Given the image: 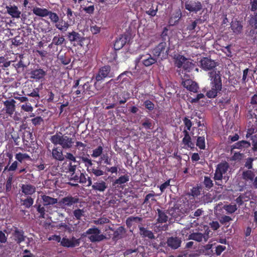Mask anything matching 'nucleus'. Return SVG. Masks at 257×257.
<instances>
[{
	"label": "nucleus",
	"instance_id": "nucleus-1",
	"mask_svg": "<svg viewBox=\"0 0 257 257\" xmlns=\"http://www.w3.org/2000/svg\"><path fill=\"white\" fill-rule=\"evenodd\" d=\"M210 80L211 89L207 91L206 96L210 98H215L222 87L220 72L213 70L208 73Z\"/></svg>",
	"mask_w": 257,
	"mask_h": 257
},
{
	"label": "nucleus",
	"instance_id": "nucleus-2",
	"mask_svg": "<svg viewBox=\"0 0 257 257\" xmlns=\"http://www.w3.org/2000/svg\"><path fill=\"white\" fill-rule=\"evenodd\" d=\"M50 140L54 145H59L62 149L65 150L72 148L74 143L72 138L66 134H63L61 132H57L51 136Z\"/></svg>",
	"mask_w": 257,
	"mask_h": 257
},
{
	"label": "nucleus",
	"instance_id": "nucleus-3",
	"mask_svg": "<svg viewBox=\"0 0 257 257\" xmlns=\"http://www.w3.org/2000/svg\"><path fill=\"white\" fill-rule=\"evenodd\" d=\"M174 59L175 66L178 68L182 67L185 72H191L195 66V64L180 54L175 55Z\"/></svg>",
	"mask_w": 257,
	"mask_h": 257
},
{
	"label": "nucleus",
	"instance_id": "nucleus-4",
	"mask_svg": "<svg viewBox=\"0 0 257 257\" xmlns=\"http://www.w3.org/2000/svg\"><path fill=\"white\" fill-rule=\"evenodd\" d=\"M114 76L111 71V67L109 65H105L100 67L95 76L94 86L96 87L97 82H102L105 78H110Z\"/></svg>",
	"mask_w": 257,
	"mask_h": 257
},
{
	"label": "nucleus",
	"instance_id": "nucleus-5",
	"mask_svg": "<svg viewBox=\"0 0 257 257\" xmlns=\"http://www.w3.org/2000/svg\"><path fill=\"white\" fill-rule=\"evenodd\" d=\"M169 47L167 46L166 42H160L152 50L153 56L161 59H165L168 56Z\"/></svg>",
	"mask_w": 257,
	"mask_h": 257
},
{
	"label": "nucleus",
	"instance_id": "nucleus-6",
	"mask_svg": "<svg viewBox=\"0 0 257 257\" xmlns=\"http://www.w3.org/2000/svg\"><path fill=\"white\" fill-rule=\"evenodd\" d=\"M65 11L67 20V21H63V26H58L60 28H61V30H63L64 32L67 31L70 26L74 24L76 17L77 16V13H74L70 8H65Z\"/></svg>",
	"mask_w": 257,
	"mask_h": 257
},
{
	"label": "nucleus",
	"instance_id": "nucleus-7",
	"mask_svg": "<svg viewBox=\"0 0 257 257\" xmlns=\"http://www.w3.org/2000/svg\"><path fill=\"white\" fill-rule=\"evenodd\" d=\"M100 230L96 227L90 228L86 231V234L91 235L88 236V239L92 242H100L106 239L105 235L100 234Z\"/></svg>",
	"mask_w": 257,
	"mask_h": 257
},
{
	"label": "nucleus",
	"instance_id": "nucleus-8",
	"mask_svg": "<svg viewBox=\"0 0 257 257\" xmlns=\"http://www.w3.org/2000/svg\"><path fill=\"white\" fill-rule=\"evenodd\" d=\"M229 168V164L226 162H222L219 163L216 168L214 180L215 181H221L223 178V175L225 174Z\"/></svg>",
	"mask_w": 257,
	"mask_h": 257
},
{
	"label": "nucleus",
	"instance_id": "nucleus-9",
	"mask_svg": "<svg viewBox=\"0 0 257 257\" xmlns=\"http://www.w3.org/2000/svg\"><path fill=\"white\" fill-rule=\"evenodd\" d=\"M203 6L202 3L199 1L186 2L185 3V9L190 13L197 14L203 10Z\"/></svg>",
	"mask_w": 257,
	"mask_h": 257
},
{
	"label": "nucleus",
	"instance_id": "nucleus-10",
	"mask_svg": "<svg viewBox=\"0 0 257 257\" xmlns=\"http://www.w3.org/2000/svg\"><path fill=\"white\" fill-rule=\"evenodd\" d=\"M157 59L153 57L150 54L140 55L138 57L136 61L138 63L142 61V63L146 67H149L157 62Z\"/></svg>",
	"mask_w": 257,
	"mask_h": 257
},
{
	"label": "nucleus",
	"instance_id": "nucleus-11",
	"mask_svg": "<svg viewBox=\"0 0 257 257\" xmlns=\"http://www.w3.org/2000/svg\"><path fill=\"white\" fill-rule=\"evenodd\" d=\"M67 37L68 40L71 42H74L78 45L82 46V43L85 38L81 35L79 33L72 31L70 32H68Z\"/></svg>",
	"mask_w": 257,
	"mask_h": 257
},
{
	"label": "nucleus",
	"instance_id": "nucleus-12",
	"mask_svg": "<svg viewBox=\"0 0 257 257\" xmlns=\"http://www.w3.org/2000/svg\"><path fill=\"white\" fill-rule=\"evenodd\" d=\"M47 16H49V18L51 22L55 24V27L61 32H64L63 30H61L58 26L61 27L63 25V20L59 19V17L57 14L51 11H48Z\"/></svg>",
	"mask_w": 257,
	"mask_h": 257
},
{
	"label": "nucleus",
	"instance_id": "nucleus-13",
	"mask_svg": "<svg viewBox=\"0 0 257 257\" xmlns=\"http://www.w3.org/2000/svg\"><path fill=\"white\" fill-rule=\"evenodd\" d=\"M79 202V198L77 196L73 197L68 195L62 198L59 202V204L62 207H71Z\"/></svg>",
	"mask_w": 257,
	"mask_h": 257
},
{
	"label": "nucleus",
	"instance_id": "nucleus-14",
	"mask_svg": "<svg viewBox=\"0 0 257 257\" xmlns=\"http://www.w3.org/2000/svg\"><path fill=\"white\" fill-rule=\"evenodd\" d=\"M190 207L188 201H178L174 205V209L182 214L188 213L190 211Z\"/></svg>",
	"mask_w": 257,
	"mask_h": 257
},
{
	"label": "nucleus",
	"instance_id": "nucleus-15",
	"mask_svg": "<svg viewBox=\"0 0 257 257\" xmlns=\"http://www.w3.org/2000/svg\"><path fill=\"white\" fill-rule=\"evenodd\" d=\"M201 67L204 70H210L215 68L216 65V62L207 57H203L200 61Z\"/></svg>",
	"mask_w": 257,
	"mask_h": 257
},
{
	"label": "nucleus",
	"instance_id": "nucleus-16",
	"mask_svg": "<svg viewBox=\"0 0 257 257\" xmlns=\"http://www.w3.org/2000/svg\"><path fill=\"white\" fill-rule=\"evenodd\" d=\"M80 239L72 237L70 239L66 237H63L61 241V245L66 247H74L79 246Z\"/></svg>",
	"mask_w": 257,
	"mask_h": 257
},
{
	"label": "nucleus",
	"instance_id": "nucleus-17",
	"mask_svg": "<svg viewBox=\"0 0 257 257\" xmlns=\"http://www.w3.org/2000/svg\"><path fill=\"white\" fill-rule=\"evenodd\" d=\"M80 79L75 80L71 89V93L76 97H80L85 92V85H80Z\"/></svg>",
	"mask_w": 257,
	"mask_h": 257
},
{
	"label": "nucleus",
	"instance_id": "nucleus-18",
	"mask_svg": "<svg viewBox=\"0 0 257 257\" xmlns=\"http://www.w3.org/2000/svg\"><path fill=\"white\" fill-rule=\"evenodd\" d=\"M189 239L195 240L198 242L204 241L206 242L209 238L208 232H205L204 233L200 232H193L189 234L188 236Z\"/></svg>",
	"mask_w": 257,
	"mask_h": 257
},
{
	"label": "nucleus",
	"instance_id": "nucleus-19",
	"mask_svg": "<svg viewBox=\"0 0 257 257\" xmlns=\"http://www.w3.org/2000/svg\"><path fill=\"white\" fill-rule=\"evenodd\" d=\"M6 9L7 10V13L11 16L12 18L19 19L21 17V12L19 10L17 6L10 5L7 6Z\"/></svg>",
	"mask_w": 257,
	"mask_h": 257
},
{
	"label": "nucleus",
	"instance_id": "nucleus-20",
	"mask_svg": "<svg viewBox=\"0 0 257 257\" xmlns=\"http://www.w3.org/2000/svg\"><path fill=\"white\" fill-rule=\"evenodd\" d=\"M128 40V36L125 35H120L118 38H116L114 44V49L115 50L121 49L126 43Z\"/></svg>",
	"mask_w": 257,
	"mask_h": 257
},
{
	"label": "nucleus",
	"instance_id": "nucleus-21",
	"mask_svg": "<svg viewBox=\"0 0 257 257\" xmlns=\"http://www.w3.org/2000/svg\"><path fill=\"white\" fill-rule=\"evenodd\" d=\"M198 134L201 136L197 137L196 145L201 150L205 149V136L206 135V130L199 128L198 130Z\"/></svg>",
	"mask_w": 257,
	"mask_h": 257
},
{
	"label": "nucleus",
	"instance_id": "nucleus-22",
	"mask_svg": "<svg viewBox=\"0 0 257 257\" xmlns=\"http://www.w3.org/2000/svg\"><path fill=\"white\" fill-rule=\"evenodd\" d=\"M182 17V14L180 9L177 10L172 13L169 18L168 23L170 26H174L178 24Z\"/></svg>",
	"mask_w": 257,
	"mask_h": 257
},
{
	"label": "nucleus",
	"instance_id": "nucleus-23",
	"mask_svg": "<svg viewBox=\"0 0 257 257\" xmlns=\"http://www.w3.org/2000/svg\"><path fill=\"white\" fill-rule=\"evenodd\" d=\"M182 84L184 87L187 90L193 92H197L199 88L197 83L191 79H187L182 82Z\"/></svg>",
	"mask_w": 257,
	"mask_h": 257
},
{
	"label": "nucleus",
	"instance_id": "nucleus-24",
	"mask_svg": "<svg viewBox=\"0 0 257 257\" xmlns=\"http://www.w3.org/2000/svg\"><path fill=\"white\" fill-rule=\"evenodd\" d=\"M30 74L31 78L38 81L44 78L46 75V71L41 68L36 69L31 71Z\"/></svg>",
	"mask_w": 257,
	"mask_h": 257
},
{
	"label": "nucleus",
	"instance_id": "nucleus-25",
	"mask_svg": "<svg viewBox=\"0 0 257 257\" xmlns=\"http://www.w3.org/2000/svg\"><path fill=\"white\" fill-rule=\"evenodd\" d=\"M15 229L13 233V235L15 241L18 243L20 244L25 241V236H24V232L22 229H19L15 227Z\"/></svg>",
	"mask_w": 257,
	"mask_h": 257
},
{
	"label": "nucleus",
	"instance_id": "nucleus-26",
	"mask_svg": "<svg viewBox=\"0 0 257 257\" xmlns=\"http://www.w3.org/2000/svg\"><path fill=\"white\" fill-rule=\"evenodd\" d=\"M107 188V183L103 180L94 182L92 185V189L96 192H103Z\"/></svg>",
	"mask_w": 257,
	"mask_h": 257
},
{
	"label": "nucleus",
	"instance_id": "nucleus-27",
	"mask_svg": "<svg viewBox=\"0 0 257 257\" xmlns=\"http://www.w3.org/2000/svg\"><path fill=\"white\" fill-rule=\"evenodd\" d=\"M51 155L52 159L56 161H63L64 160L62 148L54 147L52 150Z\"/></svg>",
	"mask_w": 257,
	"mask_h": 257
},
{
	"label": "nucleus",
	"instance_id": "nucleus-28",
	"mask_svg": "<svg viewBox=\"0 0 257 257\" xmlns=\"http://www.w3.org/2000/svg\"><path fill=\"white\" fill-rule=\"evenodd\" d=\"M15 103L16 101L13 99L7 100L4 102L7 113L10 115L13 114L15 110Z\"/></svg>",
	"mask_w": 257,
	"mask_h": 257
},
{
	"label": "nucleus",
	"instance_id": "nucleus-29",
	"mask_svg": "<svg viewBox=\"0 0 257 257\" xmlns=\"http://www.w3.org/2000/svg\"><path fill=\"white\" fill-rule=\"evenodd\" d=\"M168 246L173 249H177L180 246L181 240L177 237H170L167 239Z\"/></svg>",
	"mask_w": 257,
	"mask_h": 257
},
{
	"label": "nucleus",
	"instance_id": "nucleus-30",
	"mask_svg": "<svg viewBox=\"0 0 257 257\" xmlns=\"http://www.w3.org/2000/svg\"><path fill=\"white\" fill-rule=\"evenodd\" d=\"M230 28L234 34L238 35L242 32L243 26L242 25L241 22L235 20L232 22L230 25Z\"/></svg>",
	"mask_w": 257,
	"mask_h": 257
},
{
	"label": "nucleus",
	"instance_id": "nucleus-31",
	"mask_svg": "<svg viewBox=\"0 0 257 257\" xmlns=\"http://www.w3.org/2000/svg\"><path fill=\"white\" fill-rule=\"evenodd\" d=\"M22 192L25 195H32L36 192V187L31 184H22Z\"/></svg>",
	"mask_w": 257,
	"mask_h": 257
},
{
	"label": "nucleus",
	"instance_id": "nucleus-32",
	"mask_svg": "<svg viewBox=\"0 0 257 257\" xmlns=\"http://www.w3.org/2000/svg\"><path fill=\"white\" fill-rule=\"evenodd\" d=\"M156 196H157V195L153 191H152L151 193L147 194L145 196L143 204L148 206L152 205V204L157 201V200L155 199Z\"/></svg>",
	"mask_w": 257,
	"mask_h": 257
},
{
	"label": "nucleus",
	"instance_id": "nucleus-33",
	"mask_svg": "<svg viewBox=\"0 0 257 257\" xmlns=\"http://www.w3.org/2000/svg\"><path fill=\"white\" fill-rule=\"evenodd\" d=\"M125 229L123 226H119L115 230L113 231L112 239L113 240H118L123 237L125 233Z\"/></svg>",
	"mask_w": 257,
	"mask_h": 257
},
{
	"label": "nucleus",
	"instance_id": "nucleus-34",
	"mask_svg": "<svg viewBox=\"0 0 257 257\" xmlns=\"http://www.w3.org/2000/svg\"><path fill=\"white\" fill-rule=\"evenodd\" d=\"M49 10L46 8H41L39 7H34L32 9L33 13L37 16L40 17H46L47 16Z\"/></svg>",
	"mask_w": 257,
	"mask_h": 257
},
{
	"label": "nucleus",
	"instance_id": "nucleus-35",
	"mask_svg": "<svg viewBox=\"0 0 257 257\" xmlns=\"http://www.w3.org/2000/svg\"><path fill=\"white\" fill-rule=\"evenodd\" d=\"M140 234L143 237H148L149 239H152L155 238V236L153 232L148 230L147 228L139 226Z\"/></svg>",
	"mask_w": 257,
	"mask_h": 257
},
{
	"label": "nucleus",
	"instance_id": "nucleus-36",
	"mask_svg": "<svg viewBox=\"0 0 257 257\" xmlns=\"http://www.w3.org/2000/svg\"><path fill=\"white\" fill-rule=\"evenodd\" d=\"M130 93L127 91H123L121 94L119 95H114L113 96V98H115V97H116L117 100L118 102V103L120 104L125 103L127 100L130 98Z\"/></svg>",
	"mask_w": 257,
	"mask_h": 257
},
{
	"label": "nucleus",
	"instance_id": "nucleus-37",
	"mask_svg": "<svg viewBox=\"0 0 257 257\" xmlns=\"http://www.w3.org/2000/svg\"><path fill=\"white\" fill-rule=\"evenodd\" d=\"M65 39L63 36L58 34L54 36L52 39V43L49 45V47H51L52 45L61 46L64 44Z\"/></svg>",
	"mask_w": 257,
	"mask_h": 257
},
{
	"label": "nucleus",
	"instance_id": "nucleus-38",
	"mask_svg": "<svg viewBox=\"0 0 257 257\" xmlns=\"http://www.w3.org/2000/svg\"><path fill=\"white\" fill-rule=\"evenodd\" d=\"M250 144L249 142L247 141H241L237 142V143H235L231 147V149H240L242 150L243 149H246L248 148L249 147H250Z\"/></svg>",
	"mask_w": 257,
	"mask_h": 257
},
{
	"label": "nucleus",
	"instance_id": "nucleus-39",
	"mask_svg": "<svg viewBox=\"0 0 257 257\" xmlns=\"http://www.w3.org/2000/svg\"><path fill=\"white\" fill-rule=\"evenodd\" d=\"M130 180V176L127 174H125L124 175H122L118 177V178L116 179L113 183L112 186H114L115 185L121 186L125 183H127Z\"/></svg>",
	"mask_w": 257,
	"mask_h": 257
},
{
	"label": "nucleus",
	"instance_id": "nucleus-40",
	"mask_svg": "<svg viewBox=\"0 0 257 257\" xmlns=\"http://www.w3.org/2000/svg\"><path fill=\"white\" fill-rule=\"evenodd\" d=\"M42 199L43 200V205L44 206L54 205L57 203L58 202L57 199L52 198L46 195H43L42 196Z\"/></svg>",
	"mask_w": 257,
	"mask_h": 257
},
{
	"label": "nucleus",
	"instance_id": "nucleus-41",
	"mask_svg": "<svg viewBox=\"0 0 257 257\" xmlns=\"http://www.w3.org/2000/svg\"><path fill=\"white\" fill-rule=\"evenodd\" d=\"M22 138L24 143H29L30 141L33 140V132L30 127H28L27 130H25L24 131Z\"/></svg>",
	"mask_w": 257,
	"mask_h": 257
},
{
	"label": "nucleus",
	"instance_id": "nucleus-42",
	"mask_svg": "<svg viewBox=\"0 0 257 257\" xmlns=\"http://www.w3.org/2000/svg\"><path fill=\"white\" fill-rule=\"evenodd\" d=\"M157 211L158 214L157 221L159 223H166L168 221V217L164 211L158 208Z\"/></svg>",
	"mask_w": 257,
	"mask_h": 257
},
{
	"label": "nucleus",
	"instance_id": "nucleus-43",
	"mask_svg": "<svg viewBox=\"0 0 257 257\" xmlns=\"http://www.w3.org/2000/svg\"><path fill=\"white\" fill-rule=\"evenodd\" d=\"M245 35L249 39L251 40L253 42H255L256 39V36L257 35V29L254 27H251L250 29H248L246 32Z\"/></svg>",
	"mask_w": 257,
	"mask_h": 257
},
{
	"label": "nucleus",
	"instance_id": "nucleus-44",
	"mask_svg": "<svg viewBox=\"0 0 257 257\" xmlns=\"http://www.w3.org/2000/svg\"><path fill=\"white\" fill-rule=\"evenodd\" d=\"M9 161L8 165L5 168V170H8L9 171H15L17 170L18 167V161H14L9 167V165L12 160L13 156L11 154L9 155Z\"/></svg>",
	"mask_w": 257,
	"mask_h": 257
},
{
	"label": "nucleus",
	"instance_id": "nucleus-45",
	"mask_svg": "<svg viewBox=\"0 0 257 257\" xmlns=\"http://www.w3.org/2000/svg\"><path fill=\"white\" fill-rule=\"evenodd\" d=\"M182 143L184 146V148H194L195 145L192 142L191 138L190 136L188 137H184V138L182 139Z\"/></svg>",
	"mask_w": 257,
	"mask_h": 257
},
{
	"label": "nucleus",
	"instance_id": "nucleus-46",
	"mask_svg": "<svg viewBox=\"0 0 257 257\" xmlns=\"http://www.w3.org/2000/svg\"><path fill=\"white\" fill-rule=\"evenodd\" d=\"M16 159L20 163H22L23 161L30 160V156L26 153H19L15 155Z\"/></svg>",
	"mask_w": 257,
	"mask_h": 257
},
{
	"label": "nucleus",
	"instance_id": "nucleus-47",
	"mask_svg": "<svg viewBox=\"0 0 257 257\" xmlns=\"http://www.w3.org/2000/svg\"><path fill=\"white\" fill-rule=\"evenodd\" d=\"M79 157L80 160L85 164V166L87 167V171L89 170V169L92 167V163L91 159H88L86 157H84L83 155H79Z\"/></svg>",
	"mask_w": 257,
	"mask_h": 257
},
{
	"label": "nucleus",
	"instance_id": "nucleus-48",
	"mask_svg": "<svg viewBox=\"0 0 257 257\" xmlns=\"http://www.w3.org/2000/svg\"><path fill=\"white\" fill-rule=\"evenodd\" d=\"M212 244H207L204 245L200 249V251L205 255H210L213 252L212 250Z\"/></svg>",
	"mask_w": 257,
	"mask_h": 257
},
{
	"label": "nucleus",
	"instance_id": "nucleus-49",
	"mask_svg": "<svg viewBox=\"0 0 257 257\" xmlns=\"http://www.w3.org/2000/svg\"><path fill=\"white\" fill-rule=\"evenodd\" d=\"M201 189V187L198 186L193 187L187 194L189 196H192L193 197H196L200 194V190Z\"/></svg>",
	"mask_w": 257,
	"mask_h": 257
},
{
	"label": "nucleus",
	"instance_id": "nucleus-50",
	"mask_svg": "<svg viewBox=\"0 0 257 257\" xmlns=\"http://www.w3.org/2000/svg\"><path fill=\"white\" fill-rule=\"evenodd\" d=\"M254 177V173L250 170L243 171L242 173V178L246 180L252 181Z\"/></svg>",
	"mask_w": 257,
	"mask_h": 257
},
{
	"label": "nucleus",
	"instance_id": "nucleus-51",
	"mask_svg": "<svg viewBox=\"0 0 257 257\" xmlns=\"http://www.w3.org/2000/svg\"><path fill=\"white\" fill-rule=\"evenodd\" d=\"M203 183L205 188L208 190L210 189L213 186V181L209 176L204 177Z\"/></svg>",
	"mask_w": 257,
	"mask_h": 257
},
{
	"label": "nucleus",
	"instance_id": "nucleus-52",
	"mask_svg": "<svg viewBox=\"0 0 257 257\" xmlns=\"http://www.w3.org/2000/svg\"><path fill=\"white\" fill-rule=\"evenodd\" d=\"M88 172H89L90 173L94 174L96 177L102 176L104 174L103 171L99 169L98 167L95 168L94 167H92L89 169Z\"/></svg>",
	"mask_w": 257,
	"mask_h": 257
},
{
	"label": "nucleus",
	"instance_id": "nucleus-53",
	"mask_svg": "<svg viewBox=\"0 0 257 257\" xmlns=\"http://www.w3.org/2000/svg\"><path fill=\"white\" fill-rule=\"evenodd\" d=\"M75 147L78 149V150L81 151L82 152L79 154V155H84V152L87 151L86 150V145L82 143L81 142L77 141L76 142Z\"/></svg>",
	"mask_w": 257,
	"mask_h": 257
},
{
	"label": "nucleus",
	"instance_id": "nucleus-54",
	"mask_svg": "<svg viewBox=\"0 0 257 257\" xmlns=\"http://www.w3.org/2000/svg\"><path fill=\"white\" fill-rule=\"evenodd\" d=\"M73 216L77 220H80L82 217L84 216V211L83 209H77L73 212Z\"/></svg>",
	"mask_w": 257,
	"mask_h": 257
},
{
	"label": "nucleus",
	"instance_id": "nucleus-55",
	"mask_svg": "<svg viewBox=\"0 0 257 257\" xmlns=\"http://www.w3.org/2000/svg\"><path fill=\"white\" fill-rule=\"evenodd\" d=\"M248 24L251 27H254L257 29V12L254 13V15L250 16L248 20Z\"/></svg>",
	"mask_w": 257,
	"mask_h": 257
},
{
	"label": "nucleus",
	"instance_id": "nucleus-56",
	"mask_svg": "<svg viewBox=\"0 0 257 257\" xmlns=\"http://www.w3.org/2000/svg\"><path fill=\"white\" fill-rule=\"evenodd\" d=\"M21 201H23L22 205L27 208H29L34 203V199L31 197H28L24 200L21 199Z\"/></svg>",
	"mask_w": 257,
	"mask_h": 257
},
{
	"label": "nucleus",
	"instance_id": "nucleus-57",
	"mask_svg": "<svg viewBox=\"0 0 257 257\" xmlns=\"http://www.w3.org/2000/svg\"><path fill=\"white\" fill-rule=\"evenodd\" d=\"M223 208L227 211V213L232 214L235 212L237 210L236 205H224Z\"/></svg>",
	"mask_w": 257,
	"mask_h": 257
},
{
	"label": "nucleus",
	"instance_id": "nucleus-58",
	"mask_svg": "<svg viewBox=\"0 0 257 257\" xmlns=\"http://www.w3.org/2000/svg\"><path fill=\"white\" fill-rule=\"evenodd\" d=\"M24 39L20 36H16L12 40V45L18 47L20 46L23 43Z\"/></svg>",
	"mask_w": 257,
	"mask_h": 257
},
{
	"label": "nucleus",
	"instance_id": "nucleus-59",
	"mask_svg": "<svg viewBox=\"0 0 257 257\" xmlns=\"http://www.w3.org/2000/svg\"><path fill=\"white\" fill-rule=\"evenodd\" d=\"M102 152L103 148L102 146H99L97 148L93 150L91 156L93 158H97L101 155Z\"/></svg>",
	"mask_w": 257,
	"mask_h": 257
},
{
	"label": "nucleus",
	"instance_id": "nucleus-60",
	"mask_svg": "<svg viewBox=\"0 0 257 257\" xmlns=\"http://www.w3.org/2000/svg\"><path fill=\"white\" fill-rule=\"evenodd\" d=\"M201 20L200 18L196 19L194 21L192 22L191 24L187 26V29L190 31H192L195 30L197 25L199 22H201Z\"/></svg>",
	"mask_w": 257,
	"mask_h": 257
},
{
	"label": "nucleus",
	"instance_id": "nucleus-61",
	"mask_svg": "<svg viewBox=\"0 0 257 257\" xmlns=\"http://www.w3.org/2000/svg\"><path fill=\"white\" fill-rule=\"evenodd\" d=\"M143 105L149 111H152L155 107V104L150 100H145Z\"/></svg>",
	"mask_w": 257,
	"mask_h": 257
},
{
	"label": "nucleus",
	"instance_id": "nucleus-62",
	"mask_svg": "<svg viewBox=\"0 0 257 257\" xmlns=\"http://www.w3.org/2000/svg\"><path fill=\"white\" fill-rule=\"evenodd\" d=\"M158 10V6L156 7V9H154L152 5L151 7L148 10L146 11V13L151 17H154L156 15Z\"/></svg>",
	"mask_w": 257,
	"mask_h": 257
},
{
	"label": "nucleus",
	"instance_id": "nucleus-63",
	"mask_svg": "<svg viewBox=\"0 0 257 257\" xmlns=\"http://www.w3.org/2000/svg\"><path fill=\"white\" fill-rule=\"evenodd\" d=\"M183 121L185 125V128H187L188 130H191V128L193 125L192 122L187 116L183 118Z\"/></svg>",
	"mask_w": 257,
	"mask_h": 257
},
{
	"label": "nucleus",
	"instance_id": "nucleus-64",
	"mask_svg": "<svg viewBox=\"0 0 257 257\" xmlns=\"http://www.w3.org/2000/svg\"><path fill=\"white\" fill-rule=\"evenodd\" d=\"M231 220H232V218L230 216L227 215H223L219 218L220 222L223 225L226 224Z\"/></svg>",
	"mask_w": 257,
	"mask_h": 257
}]
</instances>
